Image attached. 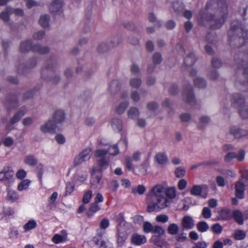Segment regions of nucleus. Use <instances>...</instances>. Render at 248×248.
Listing matches in <instances>:
<instances>
[{"mask_svg":"<svg viewBox=\"0 0 248 248\" xmlns=\"http://www.w3.org/2000/svg\"><path fill=\"white\" fill-rule=\"evenodd\" d=\"M219 5V4L216 0H210L208 1L205 8L207 13L204 14L202 10L199 13L200 22L203 24L206 22H210V25L213 29H216L221 27L225 22L226 16L227 14L228 7L227 4L223 2L220 3V12L222 13L221 19H215L214 16L209 13L210 12L216 11L218 9Z\"/></svg>","mask_w":248,"mask_h":248,"instance_id":"f257e3e1","label":"nucleus"},{"mask_svg":"<svg viewBox=\"0 0 248 248\" xmlns=\"http://www.w3.org/2000/svg\"><path fill=\"white\" fill-rule=\"evenodd\" d=\"M230 40H233L238 46L245 45L248 41V31L237 20L233 21L228 32Z\"/></svg>","mask_w":248,"mask_h":248,"instance_id":"f03ea898","label":"nucleus"},{"mask_svg":"<svg viewBox=\"0 0 248 248\" xmlns=\"http://www.w3.org/2000/svg\"><path fill=\"white\" fill-rule=\"evenodd\" d=\"M41 77L52 84L57 85L61 81L59 67L56 59H49L41 72Z\"/></svg>","mask_w":248,"mask_h":248,"instance_id":"7ed1b4c3","label":"nucleus"},{"mask_svg":"<svg viewBox=\"0 0 248 248\" xmlns=\"http://www.w3.org/2000/svg\"><path fill=\"white\" fill-rule=\"evenodd\" d=\"M155 189L160 191L158 193L160 199L166 201V207L169 206L170 201L176 196V188L174 186L168 187L166 184H158L154 186L151 189V192H155Z\"/></svg>","mask_w":248,"mask_h":248,"instance_id":"20e7f679","label":"nucleus"},{"mask_svg":"<svg viewBox=\"0 0 248 248\" xmlns=\"http://www.w3.org/2000/svg\"><path fill=\"white\" fill-rule=\"evenodd\" d=\"M155 190V192H152V194L147 199V211L150 213L154 211L156 208L164 209L166 207V203L167 202L164 199H160L158 197V193L160 191L157 189Z\"/></svg>","mask_w":248,"mask_h":248,"instance_id":"39448f33","label":"nucleus"},{"mask_svg":"<svg viewBox=\"0 0 248 248\" xmlns=\"http://www.w3.org/2000/svg\"><path fill=\"white\" fill-rule=\"evenodd\" d=\"M14 172L12 167H6L0 171V181L4 182L8 186L13 182Z\"/></svg>","mask_w":248,"mask_h":248,"instance_id":"423d86ee","label":"nucleus"},{"mask_svg":"<svg viewBox=\"0 0 248 248\" xmlns=\"http://www.w3.org/2000/svg\"><path fill=\"white\" fill-rule=\"evenodd\" d=\"M107 154L113 156L118 155L119 154V150L117 144L109 146L107 150H97L94 152V155L96 157H100L105 156Z\"/></svg>","mask_w":248,"mask_h":248,"instance_id":"0eeeda50","label":"nucleus"},{"mask_svg":"<svg viewBox=\"0 0 248 248\" xmlns=\"http://www.w3.org/2000/svg\"><path fill=\"white\" fill-rule=\"evenodd\" d=\"M40 130L44 133H55L59 130L58 126L51 120L49 119L40 127Z\"/></svg>","mask_w":248,"mask_h":248,"instance_id":"6e6552de","label":"nucleus"},{"mask_svg":"<svg viewBox=\"0 0 248 248\" xmlns=\"http://www.w3.org/2000/svg\"><path fill=\"white\" fill-rule=\"evenodd\" d=\"M183 96L184 99L190 105H194L195 104L196 100L192 87L191 85H188L186 87L183 93Z\"/></svg>","mask_w":248,"mask_h":248,"instance_id":"1a4fd4ad","label":"nucleus"},{"mask_svg":"<svg viewBox=\"0 0 248 248\" xmlns=\"http://www.w3.org/2000/svg\"><path fill=\"white\" fill-rule=\"evenodd\" d=\"M4 105L8 110L17 107L19 106L18 95L12 94L7 96L4 101Z\"/></svg>","mask_w":248,"mask_h":248,"instance_id":"9d476101","label":"nucleus"},{"mask_svg":"<svg viewBox=\"0 0 248 248\" xmlns=\"http://www.w3.org/2000/svg\"><path fill=\"white\" fill-rule=\"evenodd\" d=\"M141 153L139 151L135 152L132 155V157L128 155L124 157V165L128 170H131L132 169L133 165L132 162L134 160L135 162H138L140 159Z\"/></svg>","mask_w":248,"mask_h":248,"instance_id":"9b49d317","label":"nucleus"},{"mask_svg":"<svg viewBox=\"0 0 248 248\" xmlns=\"http://www.w3.org/2000/svg\"><path fill=\"white\" fill-rule=\"evenodd\" d=\"M121 88V82L118 79H113L108 84V91L111 95H114L119 92Z\"/></svg>","mask_w":248,"mask_h":248,"instance_id":"f8f14e48","label":"nucleus"},{"mask_svg":"<svg viewBox=\"0 0 248 248\" xmlns=\"http://www.w3.org/2000/svg\"><path fill=\"white\" fill-rule=\"evenodd\" d=\"M245 186L244 182L242 179L236 182L235 185V194L237 198L242 199L244 198Z\"/></svg>","mask_w":248,"mask_h":248,"instance_id":"ddd939ff","label":"nucleus"},{"mask_svg":"<svg viewBox=\"0 0 248 248\" xmlns=\"http://www.w3.org/2000/svg\"><path fill=\"white\" fill-rule=\"evenodd\" d=\"M101 178V173L97 172L95 168H93L91 180V186L92 188L95 189L98 187Z\"/></svg>","mask_w":248,"mask_h":248,"instance_id":"4468645a","label":"nucleus"},{"mask_svg":"<svg viewBox=\"0 0 248 248\" xmlns=\"http://www.w3.org/2000/svg\"><path fill=\"white\" fill-rule=\"evenodd\" d=\"M28 110L25 107L21 108L17 112H16L13 116L10 119L9 123L10 124L14 125L18 122L22 117H23L27 112Z\"/></svg>","mask_w":248,"mask_h":248,"instance_id":"2eb2a0df","label":"nucleus"},{"mask_svg":"<svg viewBox=\"0 0 248 248\" xmlns=\"http://www.w3.org/2000/svg\"><path fill=\"white\" fill-rule=\"evenodd\" d=\"M58 126H59L65 120V113L63 110L58 109L56 110L51 119Z\"/></svg>","mask_w":248,"mask_h":248,"instance_id":"dca6fc26","label":"nucleus"},{"mask_svg":"<svg viewBox=\"0 0 248 248\" xmlns=\"http://www.w3.org/2000/svg\"><path fill=\"white\" fill-rule=\"evenodd\" d=\"M231 102L232 105L237 108H241L245 105L244 98L238 93H234L232 95Z\"/></svg>","mask_w":248,"mask_h":248,"instance_id":"f3484780","label":"nucleus"},{"mask_svg":"<svg viewBox=\"0 0 248 248\" xmlns=\"http://www.w3.org/2000/svg\"><path fill=\"white\" fill-rule=\"evenodd\" d=\"M36 64V59L33 58L29 61L26 67L23 64L19 65L17 68V71L20 74H25L27 72L28 69H30L34 67Z\"/></svg>","mask_w":248,"mask_h":248,"instance_id":"a211bd4d","label":"nucleus"},{"mask_svg":"<svg viewBox=\"0 0 248 248\" xmlns=\"http://www.w3.org/2000/svg\"><path fill=\"white\" fill-rule=\"evenodd\" d=\"M181 226L183 230H190L194 226V220L188 216L184 217L182 220Z\"/></svg>","mask_w":248,"mask_h":248,"instance_id":"6ab92c4d","label":"nucleus"},{"mask_svg":"<svg viewBox=\"0 0 248 248\" xmlns=\"http://www.w3.org/2000/svg\"><path fill=\"white\" fill-rule=\"evenodd\" d=\"M230 133L236 138H241L246 137V130L238 127L232 126L230 128Z\"/></svg>","mask_w":248,"mask_h":248,"instance_id":"aec40b11","label":"nucleus"},{"mask_svg":"<svg viewBox=\"0 0 248 248\" xmlns=\"http://www.w3.org/2000/svg\"><path fill=\"white\" fill-rule=\"evenodd\" d=\"M101 158L97 160V165L99 168L96 169L97 172L101 173V171L106 170L109 165V160L105 156H101Z\"/></svg>","mask_w":248,"mask_h":248,"instance_id":"412c9836","label":"nucleus"},{"mask_svg":"<svg viewBox=\"0 0 248 248\" xmlns=\"http://www.w3.org/2000/svg\"><path fill=\"white\" fill-rule=\"evenodd\" d=\"M131 242L135 245H140L146 242V238L144 235L134 234L131 236Z\"/></svg>","mask_w":248,"mask_h":248,"instance_id":"4be33fe9","label":"nucleus"},{"mask_svg":"<svg viewBox=\"0 0 248 248\" xmlns=\"http://www.w3.org/2000/svg\"><path fill=\"white\" fill-rule=\"evenodd\" d=\"M33 46L30 40H26L21 42L20 44V51L22 53L28 52L31 50H32Z\"/></svg>","mask_w":248,"mask_h":248,"instance_id":"5701e85b","label":"nucleus"},{"mask_svg":"<svg viewBox=\"0 0 248 248\" xmlns=\"http://www.w3.org/2000/svg\"><path fill=\"white\" fill-rule=\"evenodd\" d=\"M32 51L41 54H45L49 52L50 49L48 46H42L40 45L36 44L33 45Z\"/></svg>","mask_w":248,"mask_h":248,"instance_id":"b1692460","label":"nucleus"},{"mask_svg":"<svg viewBox=\"0 0 248 248\" xmlns=\"http://www.w3.org/2000/svg\"><path fill=\"white\" fill-rule=\"evenodd\" d=\"M155 158L158 164L162 165L167 163L168 162L167 156L164 153L159 152L157 153Z\"/></svg>","mask_w":248,"mask_h":248,"instance_id":"393cba45","label":"nucleus"},{"mask_svg":"<svg viewBox=\"0 0 248 248\" xmlns=\"http://www.w3.org/2000/svg\"><path fill=\"white\" fill-rule=\"evenodd\" d=\"M62 0H54L49 7V9L52 12H59L62 8Z\"/></svg>","mask_w":248,"mask_h":248,"instance_id":"a878e982","label":"nucleus"},{"mask_svg":"<svg viewBox=\"0 0 248 248\" xmlns=\"http://www.w3.org/2000/svg\"><path fill=\"white\" fill-rule=\"evenodd\" d=\"M111 126L114 130L120 132L122 130L123 124L121 120L118 118H114L111 121Z\"/></svg>","mask_w":248,"mask_h":248,"instance_id":"bb28decb","label":"nucleus"},{"mask_svg":"<svg viewBox=\"0 0 248 248\" xmlns=\"http://www.w3.org/2000/svg\"><path fill=\"white\" fill-rule=\"evenodd\" d=\"M142 83L141 79L140 78H132L130 79L129 84L130 86L134 89H139Z\"/></svg>","mask_w":248,"mask_h":248,"instance_id":"cd10ccee","label":"nucleus"},{"mask_svg":"<svg viewBox=\"0 0 248 248\" xmlns=\"http://www.w3.org/2000/svg\"><path fill=\"white\" fill-rule=\"evenodd\" d=\"M232 216L235 221L239 225L244 223V217L242 213L240 210H235L232 213Z\"/></svg>","mask_w":248,"mask_h":248,"instance_id":"c85d7f7f","label":"nucleus"},{"mask_svg":"<svg viewBox=\"0 0 248 248\" xmlns=\"http://www.w3.org/2000/svg\"><path fill=\"white\" fill-rule=\"evenodd\" d=\"M196 62V57L193 53L189 54L184 60V63L186 66H192Z\"/></svg>","mask_w":248,"mask_h":248,"instance_id":"c756f323","label":"nucleus"},{"mask_svg":"<svg viewBox=\"0 0 248 248\" xmlns=\"http://www.w3.org/2000/svg\"><path fill=\"white\" fill-rule=\"evenodd\" d=\"M50 17L48 15L45 14L41 16L39 20V24L44 28H46L49 26Z\"/></svg>","mask_w":248,"mask_h":248,"instance_id":"7c9ffc66","label":"nucleus"},{"mask_svg":"<svg viewBox=\"0 0 248 248\" xmlns=\"http://www.w3.org/2000/svg\"><path fill=\"white\" fill-rule=\"evenodd\" d=\"M123 41V37L121 35L118 34L113 36L110 41V46L111 47L118 46Z\"/></svg>","mask_w":248,"mask_h":248,"instance_id":"2f4dec72","label":"nucleus"},{"mask_svg":"<svg viewBox=\"0 0 248 248\" xmlns=\"http://www.w3.org/2000/svg\"><path fill=\"white\" fill-rule=\"evenodd\" d=\"M205 186L204 185H194L190 190V194L196 196H200L202 189Z\"/></svg>","mask_w":248,"mask_h":248,"instance_id":"473e14b6","label":"nucleus"},{"mask_svg":"<svg viewBox=\"0 0 248 248\" xmlns=\"http://www.w3.org/2000/svg\"><path fill=\"white\" fill-rule=\"evenodd\" d=\"M128 117L132 119L137 118L140 115L139 110L137 108L131 107L127 111Z\"/></svg>","mask_w":248,"mask_h":248,"instance_id":"72a5a7b5","label":"nucleus"},{"mask_svg":"<svg viewBox=\"0 0 248 248\" xmlns=\"http://www.w3.org/2000/svg\"><path fill=\"white\" fill-rule=\"evenodd\" d=\"M129 103L127 101L121 102L116 108L115 112L118 114H123L126 108L128 107Z\"/></svg>","mask_w":248,"mask_h":248,"instance_id":"f704fd0d","label":"nucleus"},{"mask_svg":"<svg viewBox=\"0 0 248 248\" xmlns=\"http://www.w3.org/2000/svg\"><path fill=\"white\" fill-rule=\"evenodd\" d=\"M24 162L29 166H35L37 164V159L33 155H28L25 157Z\"/></svg>","mask_w":248,"mask_h":248,"instance_id":"c9c22d12","label":"nucleus"},{"mask_svg":"<svg viewBox=\"0 0 248 248\" xmlns=\"http://www.w3.org/2000/svg\"><path fill=\"white\" fill-rule=\"evenodd\" d=\"M194 83L195 86L199 88H204L207 85L205 80L200 77L196 78L194 80Z\"/></svg>","mask_w":248,"mask_h":248,"instance_id":"e433bc0d","label":"nucleus"},{"mask_svg":"<svg viewBox=\"0 0 248 248\" xmlns=\"http://www.w3.org/2000/svg\"><path fill=\"white\" fill-rule=\"evenodd\" d=\"M100 209L99 206L97 203L93 202L90 205L89 210L87 212V216L88 217H92L95 213L99 211Z\"/></svg>","mask_w":248,"mask_h":248,"instance_id":"4c0bfd02","label":"nucleus"},{"mask_svg":"<svg viewBox=\"0 0 248 248\" xmlns=\"http://www.w3.org/2000/svg\"><path fill=\"white\" fill-rule=\"evenodd\" d=\"M179 230V226L175 223L170 224L167 229L168 233L173 235L177 234Z\"/></svg>","mask_w":248,"mask_h":248,"instance_id":"58836bf2","label":"nucleus"},{"mask_svg":"<svg viewBox=\"0 0 248 248\" xmlns=\"http://www.w3.org/2000/svg\"><path fill=\"white\" fill-rule=\"evenodd\" d=\"M233 237L237 240H241L246 236V232L241 230H236L233 233Z\"/></svg>","mask_w":248,"mask_h":248,"instance_id":"ea45409f","label":"nucleus"},{"mask_svg":"<svg viewBox=\"0 0 248 248\" xmlns=\"http://www.w3.org/2000/svg\"><path fill=\"white\" fill-rule=\"evenodd\" d=\"M111 48L110 46L106 43H101L97 47V51L100 53H104L108 52Z\"/></svg>","mask_w":248,"mask_h":248,"instance_id":"a19ab883","label":"nucleus"},{"mask_svg":"<svg viewBox=\"0 0 248 248\" xmlns=\"http://www.w3.org/2000/svg\"><path fill=\"white\" fill-rule=\"evenodd\" d=\"M197 228L199 231L203 232L207 231L209 227L206 222L200 221L197 224Z\"/></svg>","mask_w":248,"mask_h":248,"instance_id":"79ce46f5","label":"nucleus"},{"mask_svg":"<svg viewBox=\"0 0 248 248\" xmlns=\"http://www.w3.org/2000/svg\"><path fill=\"white\" fill-rule=\"evenodd\" d=\"M91 149L90 148H86L83 150L81 153L79 154L84 161L86 159L89 160L91 156Z\"/></svg>","mask_w":248,"mask_h":248,"instance_id":"37998d69","label":"nucleus"},{"mask_svg":"<svg viewBox=\"0 0 248 248\" xmlns=\"http://www.w3.org/2000/svg\"><path fill=\"white\" fill-rule=\"evenodd\" d=\"M91 149L90 148H86L83 150L81 153L79 154L84 161L86 159L89 160L91 156Z\"/></svg>","mask_w":248,"mask_h":248,"instance_id":"c03bdc74","label":"nucleus"},{"mask_svg":"<svg viewBox=\"0 0 248 248\" xmlns=\"http://www.w3.org/2000/svg\"><path fill=\"white\" fill-rule=\"evenodd\" d=\"M239 113L240 116L243 119L248 118V107L247 105H244L240 108L239 110Z\"/></svg>","mask_w":248,"mask_h":248,"instance_id":"a18cd8bd","label":"nucleus"},{"mask_svg":"<svg viewBox=\"0 0 248 248\" xmlns=\"http://www.w3.org/2000/svg\"><path fill=\"white\" fill-rule=\"evenodd\" d=\"M7 199L12 202H16L18 199V195L16 191L10 190L8 192Z\"/></svg>","mask_w":248,"mask_h":248,"instance_id":"49530a36","label":"nucleus"},{"mask_svg":"<svg viewBox=\"0 0 248 248\" xmlns=\"http://www.w3.org/2000/svg\"><path fill=\"white\" fill-rule=\"evenodd\" d=\"M37 226V224L35 220H29L27 223H26L24 226L23 228L24 230L27 231H29L31 229H33L35 228H36Z\"/></svg>","mask_w":248,"mask_h":248,"instance_id":"de8ad7c7","label":"nucleus"},{"mask_svg":"<svg viewBox=\"0 0 248 248\" xmlns=\"http://www.w3.org/2000/svg\"><path fill=\"white\" fill-rule=\"evenodd\" d=\"M30 184V181L28 179H25L21 181L18 185L17 189L19 191L27 189Z\"/></svg>","mask_w":248,"mask_h":248,"instance_id":"09e8293b","label":"nucleus"},{"mask_svg":"<svg viewBox=\"0 0 248 248\" xmlns=\"http://www.w3.org/2000/svg\"><path fill=\"white\" fill-rule=\"evenodd\" d=\"M210 121V119L208 116H203L200 119V128H202L205 125L208 124Z\"/></svg>","mask_w":248,"mask_h":248,"instance_id":"8fccbe9b","label":"nucleus"},{"mask_svg":"<svg viewBox=\"0 0 248 248\" xmlns=\"http://www.w3.org/2000/svg\"><path fill=\"white\" fill-rule=\"evenodd\" d=\"M154 226L150 222L146 221L143 224V230L145 233L152 232Z\"/></svg>","mask_w":248,"mask_h":248,"instance_id":"3c124183","label":"nucleus"},{"mask_svg":"<svg viewBox=\"0 0 248 248\" xmlns=\"http://www.w3.org/2000/svg\"><path fill=\"white\" fill-rule=\"evenodd\" d=\"M146 190L145 187L141 185H138L137 188H132V192L134 194L138 193L140 195L143 194Z\"/></svg>","mask_w":248,"mask_h":248,"instance_id":"603ef678","label":"nucleus"},{"mask_svg":"<svg viewBox=\"0 0 248 248\" xmlns=\"http://www.w3.org/2000/svg\"><path fill=\"white\" fill-rule=\"evenodd\" d=\"M152 232L157 234V236H161L164 234L165 231L162 227L157 225H154L153 230Z\"/></svg>","mask_w":248,"mask_h":248,"instance_id":"864d4df0","label":"nucleus"},{"mask_svg":"<svg viewBox=\"0 0 248 248\" xmlns=\"http://www.w3.org/2000/svg\"><path fill=\"white\" fill-rule=\"evenodd\" d=\"M65 237L62 236L58 234H55L51 239L52 241L55 244H58L61 242H64L65 241Z\"/></svg>","mask_w":248,"mask_h":248,"instance_id":"5fc2aeb1","label":"nucleus"},{"mask_svg":"<svg viewBox=\"0 0 248 248\" xmlns=\"http://www.w3.org/2000/svg\"><path fill=\"white\" fill-rule=\"evenodd\" d=\"M174 173L176 177L181 178L185 175L186 170L182 167H178L176 169Z\"/></svg>","mask_w":248,"mask_h":248,"instance_id":"6e6d98bb","label":"nucleus"},{"mask_svg":"<svg viewBox=\"0 0 248 248\" xmlns=\"http://www.w3.org/2000/svg\"><path fill=\"white\" fill-rule=\"evenodd\" d=\"M126 236L123 233H118L117 238V244L119 247H122L126 239Z\"/></svg>","mask_w":248,"mask_h":248,"instance_id":"4d7b16f0","label":"nucleus"},{"mask_svg":"<svg viewBox=\"0 0 248 248\" xmlns=\"http://www.w3.org/2000/svg\"><path fill=\"white\" fill-rule=\"evenodd\" d=\"M246 152L243 149H241L239 150L238 153H236V157L237 160L238 162L243 161L245 157Z\"/></svg>","mask_w":248,"mask_h":248,"instance_id":"13d9d810","label":"nucleus"},{"mask_svg":"<svg viewBox=\"0 0 248 248\" xmlns=\"http://www.w3.org/2000/svg\"><path fill=\"white\" fill-rule=\"evenodd\" d=\"M123 27L126 30L134 31L136 29V25L134 23L130 21H124L123 23Z\"/></svg>","mask_w":248,"mask_h":248,"instance_id":"bf43d9fd","label":"nucleus"},{"mask_svg":"<svg viewBox=\"0 0 248 248\" xmlns=\"http://www.w3.org/2000/svg\"><path fill=\"white\" fill-rule=\"evenodd\" d=\"M130 97L134 102H138L140 100V95L138 91H132L130 93Z\"/></svg>","mask_w":248,"mask_h":248,"instance_id":"052dcab7","label":"nucleus"},{"mask_svg":"<svg viewBox=\"0 0 248 248\" xmlns=\"http://www.w3.org/2000/svg\"><path fill=\"white\" fill-rule=\"evenodd\" d=\"M162 61V56L160 53L155 52L153 56V61L154 64H158L161 63Z\"/></svg>","mask_w":248,"mask_h":248,"instance_id":"680f3d73","label":"nucleus"},{"mask_svg":"<svg viewBox=\"0 0 248 248\" xmlns=\"http://www.w3.org/2000/svg\"><path fill=\"white\" fill-rule=\"evenodd\" d=\"M119 186V184L117 181L113 180L109 183L108 188L111 191L116 192Z\"/></svg>","mask_w":248,"mask_h":248,"instance_id":"e2e57ef3","label":"nucleus"},{"mask_svg":"<svg viewBox=\"0 0 248 248\" xmlns=\"http://www.w3.org/2000/svg\"><path fill=\"white\" fill-rule=\"evenodd\" d=\"M236 157V153L233 152H231L227 153L224 156V161L227 162H230L232 159L235 158Z\"/></svg>","mask_w":248,"mask_h":248,"instance_id":"0e129e2a","label":"nucleus"},{"mask_svg":"<svg viewBox=\"0 0 248 248\" xmlns=\"http://www.w3.org/2000/svg\"><path fill=\"white\" fill-rule=\"evenodd\" d=\"M155 220L157 222L165 223L169 220V217L165 214H161L156 217Z\"/></svg>","mask_w":248,"mask_h":248,"instance_id":"69168bd1","label":"nucleus"},{"mask_svg":"<svg viewBox=\"0 0 248 248\" xmlns=\"http://www.w3.org/2000/svg\"><path fill=\"white\" fill-rule=\"evenodd\" d=\"M92 197V191L91 190H88L85 193L83 198V202L84 203H88L89 202L91 198Z\"/></svg>","mask_w":248,"mask_h":248,"instance_id":"338daca9","label":"nucleus"},{"mask_svg":"<svg viewBox=\"0 0 248 248\" xmlns=\"http://www.w3.org/2000/svg\"><path fill=\"white\" fill-rule=\"evenodd\" d=\"M146 107L150 111H155L158 108V104L155 102H150L147 104Z\"/></svg>","mask_w":248,"mask_h":248,"instance_id":"774afa93","label":"nucleus"}]
</instances>
